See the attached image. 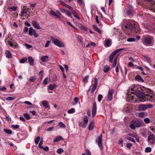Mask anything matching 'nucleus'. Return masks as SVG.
<instances>
[{"mask_svg":"<svg viewBox=\"0 0 155 155\" xmlns=\"http://www.w3.org/2000/svg\"><path fill=\"white\" fill-rule=\"evenodd\" d=\"M50 14H51L52 15H53L55 16L57 15V14L54 12L53 11H50Z\"/></svg>","mask_w":155,"mask_h":155,"instance_id":"obj_63","label":"nucleus"},{"mask_svg":"<svg viewBox=\"0 0 155 155\" xmlns=\"http://www.w3.org/2000/svg\"><path fill=\"white\" fill-rule=\"evenodd\" d=\"M111 42V40L110 39H107L105 41V45L106 47H109L110 45V44Z\"/></svg>","mask_w":155,"mask_h":155,"instance_id":"obj_33","label":"nucleus"},{"mask_svg":"<svg viewBox=\"0 0 155 155\" xmlns=\"http://www.w3.org/2000/svg\"><path fill=\"white\" fill-rule=\"evenodd\" d=\"M128 91L133 94H135L142 102L148 101H153L155 100V95L153 94L151 90L144 87L142 88L139 85H135L133 88L129 89Z\"/></svg>","mask_w":155,"mask_h":155,"instance_id":"obj_1","label":"nucleus"},{"mask_svg":"<svg viewBox=\"0 0 155 155\" xmlns=\"http://www.w3.org/2000/svg\"><path fill=\"white\" fill-rule=\"evenodd\" d=\"M58 125L60 127L64 128H65V127H66L65 125L62 122H60L59 123Z\"/></svg>","mask_w":155,"mask_h":155,"instance_id":"obj_45","label":"nucleus"},{"mask_svg":"<svg viewBox=\"0 0 155 155\" xmlns=\"http://www.w3.org/2000/svg\"><path fill=\"white\" fill-rule=\"evenodd\" d=\"M151 41V38L150 36L146 37L142 39L143 44L146 46L150 45Z\"/></svg>","mask_w":155,"mask_h":155,"instance_id":"obj_6","label":"nucleus"},{"mask_svg":"<svg viewBox=\"0 0 155 155\" xmlns=\"http://www.w3.org/2000/svg\"><path fill=\"white\" fill-rule=\"evenodd\" d=\"M25 45L26 48L28 49H30L32 48V46L28 44H25Z\"/></svg>","mask_w":155,"mask_h":155,"instance_id":"obj_59","label":"nucleus"},{"mask_svg":"<svg viewBox=\"0 0 155 155\" xmlns=\"http://www.w3.org/2000/svg\"><path fill=\"white\" fill-rule=\"evenodd\" d=\"M8 45L12 47H14V45H13L12 42L8 40Z\"/></svg>","mask_w":155,"mask_h":155,"instance_id":"obj_58","label":"nucleus"},{"mask_svg":"<svg viewBox=\"0 0 155 155\" xmlns=\"http://www.w3.org/2000/svg\"><path fill=\"white\" fill-rule=\"evenodd\" d=\"M40 139V137L39 136L37 137L35 139V143L36 144H37Z\"/></svg>","mask_w":155,"mask_h":155,"instance_id":"obj_51","label":"nucleus"},{"mask_svg":"<svg viewBox=\"0 0 155 155\" xmlns=\"http://www.w3.org/2000/svg\"><path fill=\"white\" fill-rule=\"evenodd\" d=\"M28 60L26 57H24L21 58L20 61V62L21 63H24Z\"/></svg>","mask_w":155,"mask_h":155,"instance_id":"obj_37","label":"nucleus"},{"mask_svg":"<svg viewBox=\"0 0 155 155\" xmlns=\"http://www.w3.org/2000/svg\"><path fill=\"white\" fill-rule=\"evenodd\" d=\"M23 115L25 118L26 119V120H29L30 119V117L28 114L26 113H24L23 114Z\"/></svg>","mask_w":155,"mask_h":155,"instance_id":"obj_35","label":"nucleus"},{"mask_svg":"<svg viewBox=\"0 0 155 155\" xmlns=\"http://www.w3.org/2000/svg\"><path fill=\"white\" fill-rule=\"evenodd\" d=\"M114 91L112 89L109 90L107 95V100L109 101H111L113 99V94Z\"/></svg>","mask_w":155,"mask_h":155,"instance_id":"obj_12","label":"nucleus"},{"mask_svg":"<svg viewBox=\"0 0 155 155\" xmlns=\"http://www.w3.org/2000/svg\"><path fill=\"white\" fill-rule=\"evenodd\" d=\"M29 35L30 36H32L33 35L35 38H37L39 36L38 34L36 33L35 30H34L32 27L29 28Z\"/></svg>","mask_w":155,"mask_h":155,"instance_id":"obj_9","label":"nucleus"},{"mask_svg":"<svg viewBox=\"0 0 155 155\" xmlns=\"http://www.w3.org/2000/svg\"><path fill=\"white\" fill-rule=\"evenodd\" d=\"M125 27L131 31L135 32L136 33H138L140 30L138 24L135 21H131L127 23Z\"/></svg>","mask_w":155,"mask_h":155,"instance_id":"obj_2","label":"nucleus"},{"mask_svg":"<svg viewBox=\"0 0 155 155\" xmlns=\"http://www.w3.org/2000/svg\"><path fill=\"white\" fill-rule=\"evenodd\" d=\"M28 61V62L29 64L33 66L34 64V59L31 56H29L27 58Z\"/></svg>","mask_w":155,"mask_h":155,"instance_id":"obj_17","label":"nucleus"},{"mask_svg":"<svg viewBox=\"0 0 155 155\" xmlns=\"http://www.w3.org/2000/svg\"><path fill=\"white\" fill-rule=\"evenodd\" d=\"M57 87V85L55 84H50L48 87V90H53L55 88Z\"/></svg>","mask_w":155,"mask_h":155,"instance_id":"obj_21","label":"nucleus"},{"mask_svg":"<svg viewBox=\"0 0 155 155\" xmlns=\"http://www.w3.org/2000/svg\"><path fill=\"white\" fill-rule=\"evenodd\" d=\"M71 11V13L73 15L74 17L76 18L77 19L79 20H80V18L79 15L77 14L76 11L74 10L72 8V9H70Z\"/></svg>","mask_w":155,"mask_h":155,"instance_id":"obj_16","label":"nucleus"},{"mask_svg":"<svg viewBox=\"0 0 155 155\" xmlns=\"http://www.w3.org/2000/svg\"><path fill=\"white\" fill-rule=\"evenodd\" d=\"M75 111V110L74 108H71L70 109L68 110V114H72L74 113Z\"/></svg>","mask_w":155,"mask_h":155,"instance_id":"obj_42","label":"nucleus"},{"mask_svg":"<svg viewBox=\"0 0 155 155\" xmlns=\"http://www.w3.org/2000/svg\"><path fill=\"white\" fill-rule=\"evenodd\" d=\"M85 151L86 155H91V153L88 149H86L85 150Z\"/></svg>","mask_w":155,"mask_h":155,"instance_id":"obj_55","label":"nucleus"},{"mask_svg":"<svg viewBox=\"0 0 155 155\" xmlns=\"http://www.w3.org/2000/svg\"><path fill=\"white\" fill-rule=\"evenodd\" d=\"M42 104L43 106L46 108H48L49 107L48 103L45 101H43Z\"/></svg>","mask_w":155,"mask_h":155,"instance_id":"obj_29","label":"nucleus"},{"mask_svg":"<svg viewBox=\"0 0 155 155\" xmlns=\"http://www.w3.org/2000/svg\"><path fill=\"white\" fill-rule=\"evenodd\" d=\"M144 122L146 124H149L150 123V120L148 118H146L144 119Z\"/></svg>","mask_w":155,"mask_h":155,"instance_id":"obj_54","label":"nucleus"},{"mask_svg":"<svg viewBox=\"0 0 155 155\" xmlns=\"http://www.w3.org/2000/svg\"><path fill=\"white\" fill-rule=\"evenodd\" d=\"M150 140H152L151 142L152 144H153L155 142V136L153 134H150L148 137V140L150 141Z\"/></svg>","mask_w":155,"mask_h":155,"instance_id":"obj_14","label":"nucleus"},{"mask_svg":"<svg viewBox=\"0 0 155 155\" xmlns=\"http://www.w3.org/2000/svg\"><path fill=\"white\" fill-rule=\"evenodd\" d=\"M49 57L48 56H44L41 57V60L43 62H47L49 60Z\"/></svg>","mask_w":155,"mask_h":155,"instance_id":"obj_19","label":"nucleus"},{"mask_svg":"<svg viewBox=\"0 0 155 155\" xmlns=\"http://www.w3.org/2000/svg\"><path fill=\"white\" fill-rule=\"evenodd\" d=\"M124 49H125L124 48H120L117 49L113 51L110 56L109 61L110 63H112L113 60L114 56L118 52L120 51H123Z\"/></svg>","mask_w":155,"mask_h":155,"instance_id":"obj_8","label":"nucleus"},{"mask_svg":"<svg viewBox=\"0 0 155 155\" xmlns=\"http://www.w3.org/2000/svg\"><path fill=\"white\" fill-rule=\"evenodd\" d=\"M17 7L14 6L12 7H8V9L9 11L11 12L15 11L17 10Z\"/></svg>","mask_w":155,"mask_h":155,"instance_id":"obj_32","label":"nucleus"},{"mask_svg":"<svg viewBox=\"0 0 155 155\" xmlns=\"http://www.w3.org/2000/svg\"><path fill=\"white\" fill-rule=\"evenodd\" d=\"M127 97L129 99V101L132 100L134 98V96L133 95H131V94L129 93L128 94Z\"/></svg>","mask_w":155,"mask_h":155,"instance_id":"obj_39","label":"nucleus"},{"mask_svg":"<svg viewBox=\"0 0 155 155\" xmlns=\"http://www.w3.org/2000/svg\"><path fill=\"white\" fill-rule=\"evenodd\" d=\"M63 151V150L62 149L60 148L58 149L57 152L59 154H61Z\"/></svg>","mask_w":155,"mask_h":155,"instance_id":"obj_53","label":"nucleus"},{"mask_svg":"<svg viewBox=\"0 0 155 155\" xmlns=\"http://www.w3.org/2000/svg\"><path fill=\"white\" fill-rule=\"evenodd\" d=\"M87 124V123H86L84 122L81 121L79 123V126L84 128L86 127Z\"/></svg>","mask_w":155,"mask_h":155,"instance_id":"obj_23","label":"nucleus"},{"mask_svg":"<svg viewBox=\"0 0 155 155\" xmlns=\"http://www.w3.org/2000/svg\"><path fill=\"white\" fill-rule=\"evenodd\" d=\"M103 98V96L101 94H99L98 96V100L99 102H100Z\"/></svg>","mask_w":155,"mask_h":155,"instance_id":"obj_56","label":"nucleus"},{"mask_svg":"<svg viewBox=\"0 0 155 155\" xmlns=\"http://www.w3.org/2000/svg\"><path fill=\"white\" fill-rule=\"evenodd\" d=\"M135 79L139 81H141L142 82H144L143 79L139 75H137L135 76Z\"/></svg>","mask_w":155,"mask_h":155,"instance_id":"obj_22","label":"nucleus"},{"mask_svg":"<svg viewBox=\"0 0 155 155\" xmlns=\"http://www.w3.org/2000/svg\"><path fill=\"white\" fill-rule=\"evenodd\" d=\"M4 131L8 134H11L12 133V131L6 129H4Z\"/></svg>","mask_w":155,"mask_h":155,"instance_id":"obj_44","label":"nucleus"},{"mask_svg":"<svg viewBox=\"0 0 155 155\" xmlns=\"http://www.w3.org/2000/svg\"><path fill=\"white\" fill-rule=\"evenodd\" d=\"M93 28L94 30L96 31L99 33H101V30L99 29L95 25H92Z\"/></svg>","mask_w":155,"mask_h":155,"instance_id":"obj_28","label":"nucleus"},{"mask_svg":"<svg viewBox=\"0 0 155 155\" xmlns=\"http://www.w3.org/2000/svg\"><path fill=\"white\" fill-rule=\"evenodd\" d=\"M5 54L6 55V57L8 58H12V56L10 52L8 50L6 51Z\"/></svg>","mask_w":155,"mask_h":155,"instance_id":"obj_25","label":"nucleus"},{"mask_svg":"<svg viewBox=\"0 0 155 155\" xmlns=\"http://www.w3.org/2000/svg\"><path fill=\"white\" fill-rule=\"evenodd\" d=\"M43 74V71H40L39 73V75L41 77V79H42V76Z\"/></svg>","mask_w":155,"mask_h":155,"instance_id":"obj_61","label":"nucleus"},{"mask_svg":"<svg viewBox=\"0 0 155 155\" xmlns=\"http://www.w3.org/2000/svg\"><path fill=\"white\" fill-rule=\"evenodd\" d=\"M139 109L141 110H144L146 109V105L143 104H141L138 106Z\"/></svg>","mask_w":155,"mask_h":155,"instance_id":"obj_20","label":"nucleus"},{"mask_svg":"<svg viewBox=\"0 0 155 155\" xmlns=\"http://www.w3.org/2000/svg\"><path fill=\"white\" fill-rule=\"evenodd\" d=\"M126 139L128 140L132 141L134 143H135L136 142L135 140L132 137H126Z\"/></svg>","mask_w":155,"mask_h":155,"instance_id":"obj_50","label":"nucleus"},{"mask_svg":"<svg viewBox=\"0 0 155 155\" xmlns=\"http://www.w3.org/2000/svg\"><path fill=\"white\" fill-rule=\"evenodd\" d=\"M145 113L142 112L138 114V117L140 118L143 117L145 116Z\"/></svg>","mask_w":155,"mask_h":155,"instance_id":"obj_43","label":"nucleus"},{"mask_svg":"<svg viewBox=\"0 0 155 155\" xmlns=\"http://www.w3.org/2000/svg\"><path fill=\"white\" fill-rule=\"evenodd\" d=\"M51 40L52 41L54 44L59 47H64V45L62 42L59 41L58 39H55L53 37H51Z\"/></svg>","mask_w":155,"mask_h":155,"instance_id":"obj_5","label":"nucleus"},{"mask_svg":"<svg viewBox=\"0 0 155 155\" xmlns=\"http://www.w3.org/2000/svg\"><path fill=\"white\" fill-rule=\"evenodd\" d=\"M136 40V39L134 38H130L127 39V41L128 42H133L135 41Z\"/></svg>","mask_w":155,"mask_h":155,"instance_id":"obj_46","label":"nucleus"},{"mask_svg":"<svg viewBox=\"0 0 155 155\" xmlns=\"http://www.w3.org/2000/svg\"><path fill=\"white\" fill-rule=\"evenodd\" d=\"M97 79L96 78H95L94 79V84L92 85V88L91 91V93L93 94L95 90L97 85Z\"/></svg>","mask_w":155,"mask_h":155,"instance_id":"obj_11","label":"nucleus"},{"mask_svg":"<svg viewBox=\"0 0 155 155\" xmlns=\"http://www.w3.org/2000/svg\"><path fill=\"white\" fill-rule=\"evenodd\" d=\"M94 122L93 121L91 122L89 124L88 129L89 130H92L94 128Z\"/></svg>","mask_w":155,"mask_h":155,"instance_id":"obj_26","label":"nucleus"},{"mask_svg":"<svg viewBox=\"0 0 155 155\" xmlns=\"http://www.w3.org/2000/svg\"><path fill=\"white\" fill-rule=\"evenodd\" d=\"M128 135L135 138L138 137L137 135L135 133L129 134H128Z\"/></svg>","mask_w":155,"mask_h":155,"instance_id":"obj_47","label":"nucleus"},{"mask_svg":"<svg viewBox=\"0 0 155 155\" xmlns=\"http://www.w3.org/2000/svg\"><path fill=\"white\" fill-rule=\"evenodd\" d=\"M97 110V106L95 101L94 102L92 110V117H94L96 113Z\"/></svg>","mask_w":155,"mask_h":155,"instance_id":"obj_10","label":"nucleus"},{"mask_svg":"<svg viewBox=\"0 0 155 155\" xmlns=\"http://www.w3.org/2000/svg\"><path fill=\"white\" fill-rule=\"evenodd\" d=\"M146 109L148 108H152L153 107V106L152 104H149L148 105H146Z\"/></svg>","mask_w":155,"mask_h":155,"instance_id":"obj_64","label":"nucleus"},{"mask_svg":"<svg viewBox=\"0 0 155 155\" xmlns=\"http://www.w3.org/2000/svg\"><path fill=\"white\" fill-rule=\"evenodd\" d=\"M127 14L130 15H132L134 13V10L132 6L129 5L127 10Z\"/></svg>","mask_w":155,"mask_h":155,"instance_id":"obj_13","label":"nucleus"},{"mask_svg":"<svg viewBox=\"0 0 155 155\" xmlns=\"http://www.w3.org/2000/svg\"><path fill=\"white\" fill-rule=\"evenodd\" d=\"M151 151V148L150 147H147L145 148V152L146 153H150Z\"/></svg>","mask_w":155,"mask_h":155,"instance_id":"obj_40","label":"nucleus"},{"mask_svg":"<svg viewBox=\"0 0 155 155\" xmlns=\"http://www.w3.org/2000/svg\"><path fill=\"white\" fill-rule=\"evenodd\" d=\"M143 123L142 120L139 119H134L130 122V124L129 126L131 129L134 130L136 127L138 128L141 127Z\"/></svg>","mask_w":155,"mask_h":155,"instance_id":"obj_3","label":"nucleus"},{"mask_svg":"<svg viewBox=\"0 0 155 155\" xmlns=\"http://www.w3.org/2000/svg\"><path fill=\"white\" fill-rule=\"evenodd\" d=\"M27 11L26 9H23L22 11H21V14L20 15L21 17H23L25 14H26Z\"/></svg>","mask_w":155,"mask_h":155,"instance_id":"obj_38","label":"nucleus"},{"mask_svg":"<svg viewBox=\"0 0 155 155\" xmlns=\"http://www.w3.org/2000/svg\"><path fill=\"white\" fill-rule=\"evenodd\" d=\"M77 38L80 43H81L82 42L83 38L81 36L78 35L77 36Z\"/></svg>","mask_w":155,"mask_h":155,"instance_id":"obj_36","label":"nucleus"},{"mask_svg":"<svg viewBox=\"0 0 155 155\" xmlns=\"http://www.w3.org/2000/svg\"><path fill=\"white\" fill-rule=\"evenodd\" d=\"M50 43L51 41H47L45 44V47H48L49 46Z\"/></svg>","mask_w":155,"mask_h":155,"instance_id":"obj_62","label":"nucleus"},{"mask_svg":"<svg viewBox=\"0 0 155 155\" xmlns=\"http://www.w3.org/2000/svg\"><path fill=\"white\" fill-rule=\"evenodd\" d=\"M143 57L145 58L146 61L148 62H149L150 61V58L146 56L143 55Z\"/></svg>","mask_w":155,"mask_h":155,"instance_id":"obj_60","label":"nucleus"},{"mask_svg":"<svg viewBox=\"0 0 155 155\" xmlns=\"http://www.w3.org/2000/svg\"><path fill=\"white\" fill-rule=\"evenodd\" d=\"M32 24L33 26L37 29H39L41 28V27L37 21L35 20L33 21L32 22Z\"/></svg>","mask_w":155,"mask_h":155,"instance_id":"obj_15","label":"nucleus"},{"mask_svg":"<svg viewBox=\"0 0 155 155\" xmlns=\"http://www.w3.org/2000/svg\"><path fill=\"white\" fill-rule=\"evenodd\" d=\"M60 4L66 7L67 8H69V9H72V8L71 7L66 4L63 1H61L60 2Z\"/></svg>","mask_w":155,"mask_h":155,"instance_id":"obj_24","label":"nucleus"},{"mask_svg":"<svg viewBox=\"0 0 155 155\" xmlns=\"http://www.w3.org/2000/svg\"><path fill=\"white\" fill-rule=\"evenodd\" d=\"M61 140H64V139L61 136H58L56 137L55 139L53 140V142L55 143L59 142Z\"/></svg>","mask_w":155,"mask_h":155,"instance_id":"obj_18","label":"nucleus"},{"mask_svg":"<svg viewBox=\"0 0 155 155\" xmlns=\"http://www.w3.org/2000/svg\"><path fill=\"white\" fill-rule=\"evenodd\" d=\"M36 79V76L31 77L29 79V81L31 82H34L35 81Z\"/></svg>","mask_w":155,"mask_h":155,"instance_id":"obj_31","label":"nucleus"},{"mask_svg":"<svg viewBox=\"0 0 155 155\" xmlns=\"http://www.w3.org/2000/svg\"><path fill=\"white\" fill-rule=\"evenodd\" d=\"M110 69V67L107 65H105L103 68V71L105 73H107Z\"/></svg>","mask_w":155,"mask_h":155,"instance_id":"obj_27","label":"nucleus"},{"mask_svg":"<svg viewBox=\"0 0 155 155\" xmlns=\"http://www.w3.org/2000/svg\"><path fill=\"white\" fill-rule=\"evenodd\" d=\"M117 57H116L114 59V62H113V66H112L113 67H115L116 66V64H117Z\"/></svg>","mask_w":155,"mask_h":155,"instance_id":"obj_52","label":"nucleus"},{"mask_svg":"<svg viewBox=\"0 0 155 155\" xmlns=\"http://www.w3.org/2000/svg\"><path fill=\"white\" fill-rule=\"evenodd\" d=\"M147 2V8L153 12H155V0H144Z\"/></svg>","mask_w":155,"mask_h":155,"instance_id":"obj_4","label":"nucleus"},{"mask_svg":"<svg viewBox=\"0 0 155 155\" xmlns=\"http://www.w3.org/2000/svg\"><path fill=\"white\" fill-rule=\"evenodd\" d=\"M43 143V140L42 139L41 140L39 144L38 147L40 149L43 148V147L41 145Z\"/></svg>","mask_w":155,"mask_h":155,"instance_id":"obj_48","label":"nucleus"},{"mask_svg":"<svg viewBox=\"0 0 155 155\" xmlns=\"http://www.w3.org/2000/svg\"><path fill=\"white\" fill-rule=\"evenodd\" d=\"M50 81V79L48 78H45L44 80L43 83L45 85H47Z\"/></svg>","mask_w":155,"mask_h":155,"instance_id":"obj_34","label":"nucleus"},{"mask_svg":"<svg viewBox=\"0 0 155 155\" xmlns=\"http://www.w3.org/2000/svg\"><path fill=\"white\" fill-rule=\"evenodd\" d=\"M66 14L69 17L72 18H73V16H72V13H71V12L68 10H66Z\"/></svg>","mask_w":155,"mask_h":155,"instance_id":"obj_30","label":"nucleus"},{"mask_svg":"<svg viewBox=\"0 0 155 155\" xmlns=\"http://www.w3.org/2000/svg\"><path fill=\"white\" fill-rule=\"evenodd\" d=\"M88 76H86L83 79V81L84 83H87L88 81Z\"/></svg>","mask_w":155,"mask_h":155,"instance_id":"obj_49","label":"nucleus"},{"mask_svg":"<svg viewBox=\"0 0 155 155\" xmlns=\"http://www.w3.org/2000/svg\"><path fill=\"white\" fill-rule=\"evenodd\" d=\"M102 134H101L99 136L97 137L95 141L96 143H97L99 147L101 150L103 149L102 144Z\"/></svg>","mask_w":155,"mask_h":155,"instance_id":"obj_7","label":"nucleus"},{"mask_svg":"<svg viewBox=\"0 0 155 155\" xmlns=\"http://www.w3.org/2000/svg\"><path fill=\"white\" fill-rule=\"evenodd\" d=\"M132 146V144L130 143H128L126 145L127 147L129 149H130Z\"/></svg>","mask_w":155,"mask_h":155,"instance_id":"obj_57","label":"nucleus"},{"mask_svg":"<svg viewBox=\"0 0 155 155\" xmlns=\"http://www.w3.org/2000/svg\"><path fill=\"white\" fill-rule=\"evenodd\" d=\"M83 120L86 123H88V119L87 117V116H85L83 118Z\"/></svg>","mask_w":155,"mask_h":155,"instance_id":"obj_41","label":"nucleus"}]
</instances>
